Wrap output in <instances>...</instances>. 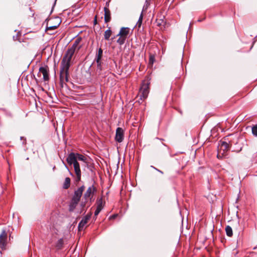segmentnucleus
<instances>
[{
	"label": "nucleus",
	"mask_w": 257,
	"mask_h": 257,
	"mask_svg": "<svg viewBox=\"0 0 257 257\" xmlns=\"http://www.w3.org/2000/svg\"><path fill=\"white\" fill-rule=\"evenodd\" d=\"M78 161L83 162L84 166L88 165L87 158L84 155L79 153H71L68 155L66 159V161L69 165H73L75 173L76 176V181L77 182L80 181L81 176L80 164L78 162Z\"/></svg>",
	"instance_id": "obj_1"
},
{
	"label": "nucleus",
	"mask_w": 257,
	"mask_h": 257,
	"mask_svg": "<svg viewBox=\"0 0 257 257\" xmlns=\"http://www.w3.org/2000/svg\"><path fill=\"white\" fill-rule=\"evenodd\" d=\"M72 51L67 50L62 58L60 66L66 69H69L72 63V58L74 54Z\"/></svg>",
	"instance_id": "obj_2"
},
{
	"label": "nucleus",
	"mask_w": 257,
	"mask_h": 257,
	"mask_svg": "<svg viewBox=\"0 0 257 257\" xmlns=\"http://www.w3.org/2000/svg\"><path fill=\"white\" fill-rule=\"evenodd\" d=\"M150 82L148 80H144L142 84L139 92V96L140 99L143 100L146 99L148 96L150 91Z\"/></svg>",
	"instance_id": "obj_3"
},
{
	"label": "nucleus",
	"mask_w": 257,
	"mask_h": 257,
	"mask_svg": "<svg viewBox=\"0 0 257 257\" xmlns=\"http://www.w3.org/2000/svg\"><path fill=\"white\" fill-rule=\"evenodd\" d=\"M69 69H66L60 66V83L62 87L63 84L68 81Z\"/></svg>",
	"instance_id": "obj_4"
},
{
	"label": "nucleus",
	"mask_w": 257,
	"mask_h": 257,
	"mask_svg": "<svg viewBox=\"0 0 257 257\" xmlns=\"http://www.w3.org/2000/svg\"><path fill=\"white\" fill-rule=\"evenodd\" d=\"M82 41L81 37H79L77 38L74 41L72 46L69 48L67 50L72 51L73 50V52L75 53V51H78L82 47V45H80V43Z\"/></svg>",
	"instance_id": "obj_5"
},
{
	"label": "nucleus",
	"mask_w": 257,
	"mask_h": 257,
	"mask_svg": "<svg viewBox=\"0 0 257 257\" xmlns=\"http://www.w3.org/2000/svg\"><path fill=\"white\" fill-rule=\"evenodd\" d=\"M7 233L5 230H3L0 234V248L5 249L7 245Z\"/></svg>",
	"instance_id": "obj_6"
},
{
	"label": "nucleus",
	"mask_w": 257,
	"mask_h": 257,
	"mask_svg": "<svg viewBox=\"0 0 257 257\" xmlns=\"http://www.w3.org/2000/svg\"><path fill=\"white\" fill-rule=\"evenodd\" d=\"M96 191V188L93 185L90 186L84 193L83 197L86 201L91 199L94 193Z\"/></svg>",
	"instance_id": "obj_7"
},
{
	"label": "nucleus",
	"mask_w": 257,
	"mask_h": 257,
	"mask_svg": "<svg viewBox=\"0 0 257 257\" xmlns=\"http://www.w3.org/2000/svg\"><path fill=\"white\" fill-rule=\"evenodd\" d=\"M124 139V131L121 127H117L116 130L115 140L118 143H121Z\"/></svg>",
	"instance_id": "obj_8"
},
{
	"label": "nucleus",
	"mask_w": 257,
	"mask_h": 257,
	"mask_svg": "<svg viewBox=\"0 0 257 257\" xmlns=\"http://www.w3.org/2000/svg\"><path fill=\"white\" fill-rule=\"evenodd\" d=\"M41 74H43L44 81H48L49 79V69L47 66L40 67L38 75H41Z\"/></svg>",
	"instance_id": "obj_9"
},
{
	"label": "nucleus",
	"mask_w": 257,
	"mask_h": 257,
	"mask_svg": "<svg viewBox=\"0 0 257 257\" xmlns=\"http://www.w3.org/2000/svg\"><path fill=\"white\" fill-rule=\"evenodd\" d=\"M84 189L85 187L83 185L79 187L75 191L74 195H73L72 198L80 201V198L82 196V193L84 191Z\"/></svg>",
	"instance_id": "obj_10"
},
{
	"label": "nucleus",
	"mask_w": 257,
	"mask_h": 257,
	"mask_svg": "<svg viewBox=\"0 0 257 257\" xmlns=\"http://www.w3.org/2000/svg\"><path fill=\"white\" fill-rule=\"evenodd\" d=\"M219 146L220 152L222 151L223 152L222 153V154L224 155V154H225L229 150L231 145L227 143L225 141H220L219 144Z\"/></svg>",
	"instance_id": "obj_11"
},
{
	"label": "nucleus",
	"mask_w": 257,
	"mask_h": 257,
	"mask_svg": "<svg viewBox=\"0 0 257 257\" xmlns=\"http://www.w3.org/2000/svg\"><path fill=\"white\" fill-rule=\"evenodd\" d=\"M91 217V214H87L81 220V221L78 224V229L79 230H83L85 225L87 224L88 220L90 219Z\"/></svg>",
	"instance_id": "obj_12"
},
{
	"label": "nucleus",
	"mask_w": 257,
	"mask_h": 257,
	"mask_svg": "<svg viewBox=\"0 0 257 257\" xmlns=\"http://www.w3.org/2000/svg\"><path fill=\"white\" fill-rule=\"evenodd\" d=\"M130 29L128 27H122L120 29L117 36H122L127 38V35L129 34Z\"/></svg>",
	"instance_id": "obj_13"
},
{
	"label": "nucleus",
	"mask_w": 257,
	"mask_h": 257,
	"mask_svg": "<svg viewBox=\"0 0 257 257\" xmlns=\"http://www.w3.org/2000/svg\"><path fill=\"white\" fill-rule=\"evenodd\" d=\"M79 201L72 198L69 205V211L72 212L76 207L79 203Z\"/></svg>",
	"instance_id": "obj_14"
},
{
	"label": "nucleus",
	"mask_w": 257,
	"mask_h": 257,
	"mask_svg": "<svg viewBox=\"0 0 257 257\" xmlns=\"http://www.w3.org/2000/svg\"><path fill=\"white\" fill-rule=\"evenodd\" d=\"M104 21L105 23L109 22L111 20V14L108 8L104 7Z\"/></svg>",
	"instance_id": "obj_15"
},
{
	"label": "nucleus",
	"mask_w": 257,
	"mask_h": 257,
	"mask_svg": "<svg viewBox=\"0 0 257 257\" xmlns=\"http://www.w3.org/2000/svg\"><path fill=\"white\" fill-rule=\"evenodd\" d=\"M103 51L101 48H99L98 50V52L96 54L95 57V61L96 63H99V61H101V59L102 57Z\"/></svg>",
	"instance_id": "obj_16"
},
{
	"label": "nucleus",
	"mask_w": 257,
	"mask_h": 257,
	"mask_svg": "<svg viewBox=\"0 0 257 257\" xmlns=\"http://www.w3.org/2000/svg\"><path fill=\"white\" fill-rule=\"evenodd\" d=\"M59 24H60V23L57 24L56 25H54V26H47L46 28V31L47 32L48 34H49L50 35L53 34V33H50L49 32L51 30H54L56 29L59 26Z\"/></svg>",
	"instance_id": "obj_17"
},
{
	"label": "nucleus",
	"mask_w": 257,
	"mask_h": 257,
	"mask_svg": "<svg viewBox=\"0 0 257 257\" xmlns=\"http://www.w3.org/2000/svg\"><path fill=\"white\" fill-rule=\"evenodd\" d=\"M71 180L69 177H66L63 183V188L65 189H68L70 185Z\"/></svg>",
	"instance_id": "obj_18"
},
{
	"label": "nucleus",
	"mask_w": 257,
	"mask_h": 257,
	"mask_svg": "<svg viewBox=\"0 0 257 257\" xmlns=\"http://www.w3.org/2000/svg\"><path fill=\"white\" fill-rule=\"evenodd\" d=\"M63 240L61 238L59 239L56 243L55 247L57 249L59 250L62 248L63 246Z\"/></svg>",
	"instance_id": "obj_19"
},
{
	"label": "nucleus",
	"mask_w": 257,
	"mask_h": 257,
	"mask_svg": "<svg viewBox=\"0 0 257 257\" xmlns=\"http://www.w3.org/2000/svg\"><path fill=\"white\" fill-rule=\"evenodd\" d=\"M111 31L110 30V28H109L108 30H107L105 32H104V39L105 40H108L110 38V37L111 36Z\"/></svg>",
	"instance_id": "obj_20"
},
{
	"label": "nucleus",
	"mask_w": 257,
	"mask_h": 257,
	"mask_svg": "<svg viewBox=\"0 0 257 257\" xmlns=\"http://www.w3.org/2000/svg\"><path fill=\"white\" fill-rule=\"evenodd\" d=\"M225 231H226V235L228 236L231 237L232 236V235H233L232 230L231 227L230 226L227 225V226H226Z\"/></svg>",
	"instance_id": "obj_21"
},
{
	"label": "nucleus",
	"mask_w": 257,
	"mask_h": 257,
	"mask_svg": "<svg viewBox=\"0 0 257 257\" xmlns=\"http://www.w3.org/2000/svg\"><path fill=\"white\" fill-rule=\"evenodd\" d=\"M143 19V12H142V13L140 16L139 20L136 24V26L138 27L139 28H141V27L142 26Z\"/></svg>",
	"instance_id": "obj_22"
},
{
	"label": "nucleus",
	"mask_w": 257,
	"mask_h": 257,
	"mask_svg": "<svg viewBox=\"0 0 257 257\" xmlns=\"http://www.w3.org/2000/svg\"><path fill=\"white\" fill-rule=\"evenodd\" d=\"M126 39V38L124 37L120 36V37L117 39V42L119 45H122L124 43Z\"/></svg>",
	"instance_id": "obj_23"
},
{
	"label": "nucleus",
	"mask_w": 257,
	"mask_h": 257,
	"mask_svg": "<svg viewBox=\"0 0 257 257\" xmlns=\"http://www.w3.org/2000/svg\"><path fill=\"white\" fill-rule=\"evenodd\" d=\"M252 135L257 137V125H253L251 128Z\"/></svg>",
	"instance_id": "obj_24"
},
{
	"label": "nucleus",
	"mask_w": 257,
	"mask_h": 257,
	"mask_svg": "<svg viewBox=\"0 0 257 257\" xmlns=\"http://www.w3.org/2000/svg\"><path fill=\"white\" fill-rule=\"evenodd\" d=\"M149 5H150L149 2L148 1V0H146V2H145V4L144 5V7L143 8V10H142L143 13L144 12L147 11V10L148 9V7H149Z\"/></svg>",
	"instance_id": "obj_25"
},
{
	"label": "nucleus",
	"mask_w": 257,
	"mask_h": 257,
	"mask_svg": "<svg viewBox=\"0 0 257 257\" xmlns=\"http://www.w3.org/2000/svg\"><path fill=\"white\" fill-rule=\"evenodd\" d=\"M5 116L6 118H12L13 117V114L10 111H5Z\"/></svg>",
	"instance_id": "obj_26"
},
{
	"label": "nucleus",
	"mask_w": 257,
	"mask_h": 257,
	"mask_svg": "<svg viewBox=\"0 0 257 257\" xmlns=\"http://www.w3.org/2000/svg\"><path fill=\"white\" fill-rule=\"evenodd\" d=\"M98 70H99V73H100L102 70L101 61H99V63H97V71Z\"/></svg>",
	"instance_id": "obj_27"
},
{
	"label": "nucleus",
	"mask_w": 257,
	"mask_h": 257,
	"mask_svg": "<svg viewBox=\"0 0 257 257\" xmlns=\"http://www.w3.org/2000/svg\"><path fill=\"white\" fill-rule=\"evenodd\" d=\"M97 207L102 209V200L100 199L97 202Z\"/></svg>",
	"instance_id": "obj_28"
},
{
	"label": "nucleus",
	"mask_w": 257,
	"mask_h": 257,
	"mask_svg": "<svg viewBox=\"0 0 257 257\" xmlns=\"http://www.w3.org/2000/svg\"><path fill=\"white\" fill-rule=\"evenodd\" d=\"M21 140H23V144H26V139L24 137H21Z\"/></svg>",
	"instance_id": "obj_29"
},
{
	"label": "nucleus",
	"mask_w": 257,
	"mask_h": 257,
	"mask_svg": "<svg viewBox=\"0 0 257 257\" xmlns=\"http://www.w3.org/2000/svg\"><path fill=\"white\" fill-rule=\"evenodd\" d=\"M100 211L97 210H95V212H94V215L95 216H97L98 215V214L99 213Z\"/></svg>",
	"instance_id": "obj_30"
},
{
	"label": "nucleus",
	"mask_w": 257,
	"mask_h": 257,
	"mask_svg": "<svg viewBox=\"0 0 257 257\" xmlns=\"http://www.w3.org/2000/svg\"><path fill=\"white\" fill-rule=\"evenodd\" d=\"M151 167L152 168H153L154 169H155L156 170H157V171H158L159 172L161 173V174H163V172L162 171L157 169L156 168H155V167H154L153 166H151Z\"/></svg>",
	"instance_id": "obj_31"
},
{
	"label": "nucleus",
	"mask_w": 257,
	"mask_h": 257,
	"mask_svg": "<svg viewBox=\"0 0 257 257\" xmlns=\"http://www.w3.org/2000/svg\"><path fill=\"white\" fill-rule=\"evenodd\" d=\"M97 24V17L96 16L95 17L94 20V24L96 25Z\"/></svg>",
	"instance_id": "obj_32"
},
{
	"label": "nucleus",
	"mask_w": 257,
	"mask_h": 257,
	"mask_svg": "<svg viewBox=\"0 0 257 257\" xmlns=\"http://www.w3.org/2000/svg\"><path fill=\"white\" fill-rule=\"evenodd\" d=\"M153 57H152V56L150 57V62L151 61V62L153 63Z\"/></svg>",
	"instance_id": "obj_33"
},
{
	"label": "nucleus",
	"mask_w": 257,
	"mask_h": 257,
	"mask_svg": "<svg viewBox=\"0 0 257 257\" xmlns=\"http://www.w3.org/2000/svg\"><path fill=\"white\" fill-rule=\"evenodd\" d=\"M96 210L99 211L100 212L101 211V210H102V209L100 208H98V207H96Z\"/></svg>",
	"instance_id": "obj_34"
},
{
	"label": "nucleus",
	"mask_w": 257,
	"mask_h": 257,
	"mask_svg": "<svg viewBox=\"0 0 257 257\" xmlns=\"http://www.w3.org/2000/svg\"><path fill=\"white\" fill-rule=\"evenodd\" d=\"M70 175H72V173L70 172Z\"/></svg>",
	"instance_id": "obj_35"
}]
</instances>
